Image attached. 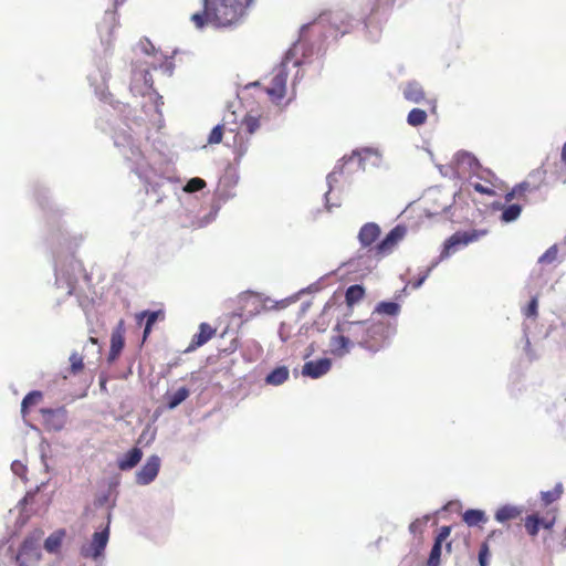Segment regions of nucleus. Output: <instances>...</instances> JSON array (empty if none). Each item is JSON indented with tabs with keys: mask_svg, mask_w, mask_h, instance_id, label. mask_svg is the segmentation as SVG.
<instances>
[{
	"mask_svg": "<svg viewBox=\"0 0 566 566\" xmlns=\"http://www.w3.org/2000/svg\"><path fill=\"white\" fill-rule=\"evenodd\" d=\"M345 17L347 15L344 12H336L328 15L322 14L317 20L301 28L298 41L285 53L282 62L273 69L269 85L265 87V92L273 103L277 104L284 98L286 94L287 76L291 69H296L304 63L303 57H305L306 54L303 53L302 57H298V53L304 49V41L307 33L310 31L321 32L325 23L328 22L331 28L327 31L328 34H325V38L337 36L338 33L343 35L348 32V29L344 25Z\"/></svg>",
	"mask_w": 566,
	"mask_h": 566,
	"instance_id": "1",
	"label": "nucleus"
},
{
	"mask_svg": "<svg viewBox=\"0 0 566 566\" xmlns=\"http://www.w3.org/2000/svg\"><path fill=\"white\" fill-rule=\"evenodd\" d=\"M334 331L337 333H345L349 335L353 345H358L361 348L377 353L395 334L396 327L388 321H346L338 323Z\"/></svg>",
	"mask_w": 566,
	"mask_h": 566,
	"instance_id": "2",
	"label": "nucleus"
},
{
	"mask_svg": "<svg viewBox=\"0 0 566 566\" xmlns=\"http://www.w3.org/2000/svg\"><path fill=\"white\" fill-rule=\"evenodd\" d=\"M114 145L119 149L124 158L130 163L132 170L138 178L153 190L159 188L165 180L160 168L155 167L142 153L133 136L125 129L115 130Z\"/></svg>",
	"mask_w": 566,
	"mask_h": 566,
	"instance_id": "3",
	"label": "nucleus"
},
{
	"mask_svg": "<svg viewBox=\"0 0 566 566\" xmlns=\"http://www.w3.org/2000/svg\"><path fill=\"white\" fill-rule=\"evenodd\" d=\"M253 2L254 0H206L210 24L216 28H230L241 23Z\"/></svg>",
	"mask_w": 566,
	"mask_h": 566,
	"instance_id": "4",
	"label": "nucleus"
},
{
	"mask_svg": "<svg viewBox=\"0 0 566 566\" xmlns=\"http://www.w3.org/2000/svg\"><path fill=\"white\" fill-rule=\"evenodd\" d=\"M129 90L134 96L148 97L154 102L155 112L161 116L160 106L163 105V97L159 96L153 88V77L146 69L134 70Z\"/></svg>",
	"mask_w": 566,
	"mask_h": 566,
	"instance_id": "5",
	"label": "nucleus"
},
{
	"mask_svg": "<svg viewBox=\"0 0 566 566\" xmlns=\"http://www.w3.org/2000/svg\"><path fill=\"white\" fill-rule=\"evenodd\" d=\"M82 273V264L73 256H70L64 262L59 261L55 268V284L57 289L65 290V295H72L75 290V283Z\"/></svg>",
	"mask_w": 566,
	"mask_h": 566,
	"instance_id": "6",
	"label": "nucleus"
},
{
	"mask_svg": "<svg viewBox=\"0 0 566 566\" xmlns=\"http://www.w3.org/2000/svg\"><path fill=\"white\" fill-rule=\"evenodd\" d=\"M234 127L230 126L231 123L227 117H223L222 123L218 124L212 128L208 137V144H219L222 140V136L224 132H229L233 134V147L235 153V159L242 158L249 148L248 142L243 140L242 136L237 133V125L232 123Z\"/></svg>",
	"mask_w": 566,
	"mask_h": 566,
	"instance_id": "7",
	"label": "nucleus"
},
{
	"mask_svg": "<svg viewBox=\"0 0 566 566\" xmlns=\"http://www.w3.org/2000/svg\"><path fill=\"white\" fill-rule=\"evenodd\" d=\"M488 234L485 229H474L471 231H458L453 233L443 245V250L440 253L439 260L448 259L452 252L460 245L465 247L472 242H475Z\"/></svg>",
	"mask_w": 566,
	"mask_h": 566,
	"instance_id": "8",
	"label": "nucleus"
},
{
	"mask_svg": "<svg viewBox=\"0 0 566 566\" xmlns=\"http://www.w3.org/2000/svg\"><path fill=\"white\" fill-rule=\"evenodd\" d=\"M407 234V228L402 224H397L392 228L389 233L375 247L374 250H369L368 252H374L377 259H381L386 255H389L394 252L396 247Z\"/></svg>",
	"mask_w": 566,
	"mask_h": 566,
	"instance_id": "9",
	"label": "nucleus"
},
{
	"mask_svg": "<svg viewBox=\"0 0 566 566\" xmlns=\"http://www.w3.org/2000/svg\"><path fill=\"white\" fill-rule=\"evenodd\" d=\"M40 535L27 537L15 556L17 566H38L41 553L38 548Z\"/></svg>",
	"mask_w": 566,
	"mask_h": 566,
	"instance_id": "10",
	"label": "nucleus"
},
{
	"mask_svg": "<svg viewBox=\"0 0 566 566\" xmlns=\"http://www.w3.org/2000/svg\"><path fill=\"white\" fill-rule=\"evenodd\" d=\"M454 164V172L459 176H465V175H476L478 177L482 178L479 175V170L481 168L479 160L468 151H458L454 155L453 158Z\"/></svg>",
	"mask_w": 566,
	"mask_h": 566,
	"instance_id": "11",
	"label": "nucleus"
},
{
	"mask_svg": "<svg viewBox=\"0 0 566 566\" xmlns=\"http://www.w3.org/2000/svg\"><path fill=\"white\" fill-rule=\"evenodd\" d=\"M161 460L157 454L147 458L143 467L136 472V483L138 485L150 484L158 475Z\"/></svg>",
	"mask_w": 566,
	"mask_h": 566,
	"instance_id": "12",
	"label": "nucleus"
},
{
	"mask_svg": "<svg viewBox=\"0 0 566 566\" xmlns=\"http://www.w3.org/2000/svg\"><path fill=\"white\" fill-rule=\"evenodd\" d=\"M41 413L46 430L61 431L67 422V410L64 407L55 409L43 408Z\"/></svg>",
	"mask_w": 566,
	"mask_h": 566,
	"instance_id": "13",
	"label": "nucleus"
},
{
	"mask_svg": "<svg viewBox=\"0 0 566 566\" xmlns=\"http://www.w3.org/2000/svg\"><path fill=\"white\" fill-rule=\"evenodd\" d=\"M109 537L108 527L101 532H95L88 546L82 548V555L84 557L98 558L102 556Z\"/></svg>",
	"mask_w": 566,
	"mask_h": 566,
	"instance_id": "14",
	"label": "nucleus"
},
{
	"mask_svg": "<svg viewBox=\"0 0 566 566\" xmlns=\"http://www.w3.org/2000/svg\"><path fill=\"white\" fill-rule=\"evenodd\" d=\"M371 157L375 158L373 165L378 166L381 160V154L376 148H364L360 151H353V154L348 158H343V160L344 165L354 164L356 165L357 168L364 169V163Z\"/></svg>",
	"mask_w": 566,
	"mask_h": 566,
	"instance_id": "15",
	"label": "nucleus"
},
{
	"mask_svg": "<svg viewBox=\"0 0 566 566\" xmlns=\"http://www.w3.org/2000/svg\"><path fill=\"white\" fill-rule=\"evenodd\" d=\"M118 25V17L116 10H106L97 30L103 43H109L113 32Z\"/></svg>",
	"mask_w": 566,
	"mask_h": 566,
	"instance_id": "16",
	"label": "nucleus"
},
{
	"mask_svg": "<svg viewBox=\"0 0 566 566\" xmlns=\"http://www.w3.org/2000/svg\"><path fill=\"white\" fill-rule=\"evenodd\" d=\"M332 367V360L329 358H321L317 360H311L304 364L302 374L306 377L316 379L327 374Z\"/></svg>",
	"mask_w": 566,
	"mask_h": 566,
	"instance_id": "17",
	"label": "nucleus"
},
{
	"mask_svg": "<svg viewBox=\"0 0 566 566\" xmlns=\"http://www.w3.org/2000/svg\"><path fill=\"white\" fill-rule=\"evenodd\" d=\"M354 347L349 335L345 333H338L336 336H332L329 340L331 353L336 357H344Z\"/></svg>",
	"mask_w": 566,
	"mask_h": 566,
	"instance_id": "18",
	"label": "nucleus"
},
{
	"mask_svg": "<svg viewBox=\"0 0 566 566\" xmlns=\"http://www.w3.org/2000/svg\"><path fill=\"white\" fill-rule=\"evenodd\" d=\"M380 227L375 222L365 223L358 232V241L363 248L370 247L380 235Z\"/></svg>",
	"mask_w": 566,
	"mask_h": 566,
	"instance_id": "19",
	"label": "nucleus"
},
{
	"mask_svg": "<svg viewBox=\"0 0 566 566\" xmlns=\"http://www.w3.org/2000/svg\"><path fill=\"white\" fill-rule=\"evenodd\" d=\"M216 329H213L209 324L201 323L199 325V332L193 335L191 343L189 344L186 352H192L196 348L205 345L208 340L212 338L214 335Z\"/></svg>",
	"mask_w": 566,
	"mask_h": 566,
	"instance_id": "20",
	"label": "nucleus"
},
{
	"mask_svg": "<svg viewBox=\"0 0 566 566\" xmlns=\"http://www.w3.org/2000/svg\"><path fill=\"white\" fill-rule=\"evenodd\" d=\"M143 458V451L139 448H133L118 459L117 465L122 471H128L135 468Z\"/></svg>",
	"mask_w": 566,
	"mask_h": 566,
	"instance_id": "21",
	"label": "nucleus"
},
{
	"mask_svg": "<svg viewBox=\"0 0 566 566\" xmlns=\"http://www.w3.org/2000/svg\"><path fill=\"white\" fill-rule=\"evenodd\" d=\"M523 507L512 504H506L497 509L494 518L499 523H505L511 520H515L523 513Z\"/></svg>",
	"mask_w": 566,
	"mask_h": 566,
	"instance_id": "22",
	"label": "nucleus"
},
{
	"mask_svg": "<svg viewBox=\"0 0 566 566\" xmlns=\"http://www.w3.org/2000/svg\"><path fill=\"white\" fill-rule=\"evenodd\" d=\"M106 72L98 70L97 74L88 75L91 86L94 87L95 94L101 98H106Z\"/></svg>",
	"mask_w": 566,
	"mask_h": 566,
	"instance_id": "23",
	"label": "nucleus"
},
{
	"mask_svg": "<svg viewBox=\"0 0 566 566\" xmlns=\"http://www.w3.org/2000/svg\"><path fill=\"white\" fill-rule=\"evenodd\" d=\"M290 376V371L287 367L280 366L273 369L268 376L265 377V382L271 386H280L284 384Z\"/></svg>",
	"mask_w": 566,
	"mask_h": 566,
	"instance_id": "24",
	"label": "nucleus"
},
{
	"mask_svg": "<svg viewBox=\"0 0 566 566\" xmlns=\"http://www.w3.org/2000/svg\"><path fill=\"white\" fill-rule=\"evenodd\" d=\"M462 520L468 526L472 527L485 523L488 521V517L484 511L470 509L463 513Z\"/></svg>",
	"mask_w": 566,
	"mask_h": 566,
	"instance_id": "25",
	"label": "nucleus"
},
{
	"mask_svg": "<svg viewBox=\"0 0 566 566\" xmlns=\"http://www.w3.org/2000/svg\"><path fill=\"white\" fill-rule=\"evenodd\" d=\"M406 99L412 103H419L424 97L422 86L417 82H409L403 90Z\"/></svg>",
	"mask_w": 566,
	"mask_h": 566,
	"instance_id": "26",
	"label": "nucleus"
},
{
	"mask_svg": "<svg viewBox=\"0 0 566 566\" xmlns=\"http://www.w3.org/2000/svg\"><path fill=\"white\" fill-rule=\"evenodd\" d=\"M189 390L186 387H180L172 394H167V407L168 409L177 408L181 402H184L189 397Z\"/></svg>",
	"mask_w": 566,
	"mask_h": 566,
	"instance_id": "27",
	"label": "nucleus"
},
{
	"mask_svg": "<svg viewBox=\"0 0 566 566\" xmlns=\"http://www.w3.org/2000/svg\"><path fill=\"white\" fill-rule=\"evenodd\" d=\"M400 312V305L396 302H380L376 305L373 315L397 316Z\"/></svg>",
	"mask_w": 566,
	"mask_h": 566,
	"instance_id": "28",
	"label": "nucleus"
},
{
	"mask_svg": "<svg viewBox=\"0 0 566 566\" xmlns=\"http://www.w3.org/2000/svg\"><path fill=\"white\" fill-rule=\"evenodd\" d=\"M124 322L119 321L118 326L116 329L112 333L111 337V349L113 352H122L124 347Z\"/></svg>",
	"mask_w": 566,
	"mask_h": 566,
	"instance_id": "29",
	"label": "nucleus"
},
{
	"mask_svg": "<svg viewBox=\"0 0 566 566\" xmlns=\"http://www.w3.org/2000/svg\"><path fill=\"white\" fill-rule=\"evenodd\" d=\"M43 398V394L39 390H33V391H30L22 400V403H21V413H22V417L25 418L27 415H28V409L31 407V406H34L36 405L38 402L41 401V399Z\"/></svg>",
	"mask_w": 566,
	"mask_h": 566,
	"instance_id": "30",
	"label": "nucleus"
},
{
	"mask_svg": "<svg viewBox=\"0 0 566 566\" xmlns=\"http://www.w3.org/2000/svg\"><path fill=\"white\" fill-rule=\"evenodd\" d=\"M64 535H65V532L63 530H59V531L54 532L45 539L44 548L49 553L56 552L62 544V539H63Z\"/></svg>",
	"mask_w": 566,
	"mask_h": 566,
	"instance_id": "31",
	"label": "nucleus"
},
{
	"mask_svg": "<svg viewBox=\"0 0 566 566\" xmlns=\"http://www.w3.org/2000/svg\"><path fill=\"white\" fill-rule=\"evenodd\" d=\"M522 212V207L517 203L509 205L507 207H504L502 214H501V221L504 223H510L518 219Z\"/></svg>",
	"mask_w": 566,
	"mask_h": 566,
	"instance_id": "32",
	"label": "nucleus"
},
{
	"mask_svg": "<svg viewBox=\"0 0 566 566\" xmlns=\"http://www.w3.org/2000/svg\"><path fill=\"white\" fill-rule=\"evenodd\" d=\"M344 165H337L335 166L334 170L329 172L326 177V182L328 186V191L325 193V206L329 210L334 205L329 203L328 195L332 191L334 185L338 181L337 175H340L343 172Z\"/></svg>",
	"mask_w": 566,
	"mask_h": 566,
	"instance_id": "33",
	"label": "nucleus"
},
{
	"mask_svg": "<svg viewBox=\"0 0 566 566\" xmlns=\"http://www.w3.org/2000/svg\"><path fill=\"white\" fill-rule=\"evenodd\" d=\"M365 291L360 285H352L346 290V303L352 306L364 297Z\"/></svg>",
	"mask_w": 566,
	"mask_h": 566,
	"instance_id": "34",
	"label": "nucleus"
},
{
	"mask_svg": "<svg viewBox=\"0 0 566 566\" xmlns=\"http://www.w3.org/2000/svg\"><path fill=\"white\" fill-rule=\"evenodd\" d=\"M427 120V113L421 108H412L407 117V123L410 126L417 127L424 124Z\"/></svg>",
	"mask_w": 566,
	"mask_h": 566,
	"instance_id": "35",
	"label": "nucleus"
},
{
	"mask_svg": "<svg viewBox=\"0 0 566 566\" xmlns=\"http://www.w3.org/2000/svg\"><path fill=\"white\" fill-rule=\"evenodd\" d=\"M562 494H563V484L557 483L553 490L541 492V499L545 505H549L553 502L557 501Z\"/></svg>",
	"mask_w": 566,
	"mask_h": 566,
	"instance_id": "36",
	"label": "nucleus"
},
{
	"mask_svg": "<svg viewBox=\"0 0 566 566\" xmlns=\"http://www.w3.org/2000/svg\"><path fill=\"white\" fill-rule=\"evenodd\" d=\"M160 312H157V311H143L138 314H136V321L138 324H142L143 321L146 318V323L145 325H147V327H153V325L156 323L158 316H159Z\"/></svg>",
	"mask_w": 566,
	"mask_h": 566,
	"instance_id": "37",
	"label": "nucleus"
},
{
	"mask_svg": "<svg viewBox=\"0 0 566 566\" xmlns=\"http://www.w3.org/2000/svg\"><path fill=\"white\" fill-rule=\"evenodd\" d=\"M541 525L542 518L536 515H528L525 518V528L531 536L537 535Z\"/></svg>",
	"mask_w": 566,
	"mask_h": 566,
	"instance_id": "38",
	"label": "nucleus"
},
{
	"mask_svg": "<svg viewBox=\"0 0 566 566\" xmlns=\"http://www.w3.org/2000/svg\"><path fill=\"white\" fill-rule=\"evenodd\" d=\"M206 187V181L199 177L191 178L184 186L182 190L187 193L197 192Z\"/></svg>",
	"mask_w": 566,
	"mask_h": 566,
	"instance_id": "39",
	"label": "nucleus"
},
{
	"mask_svg": "<svg viewBox=\"0 0 566 566\" xmlns=\"http://www.w3.org/2000/svg\"><path fill=\"white\" fill-rule=\"evenodd\" d=\"M191 21L195 23L196 28L202 29L206 24H210V19L207 14L206 10V0H203V11L197 12L191 15Z\"/></svg>",
	"mask_w": 566,
	"mask_h": 566,
	"instance_id": "40",
	"label": "nucleus"
},
{
	"mask_svg": "<svg viewBox=\"0 0 566 566\" xmlns=\"http://www.w3.org/2000/svg\"><path fill=\"white\" fill-rule=\"evenodd\" d=\"M557 254H558V247L557 244H553L552 247H549L545 253H543L539 258H538V263L541 264H549V263H553L554 261L557 260Z\"/></svg>",
	"mask_w": 566,
	"mask_h": 566,
	"instance_id": "41",
	"label": "nucleus"
},
{
	"mask_svg": "<svg viewBox=\"0 0 566 566\" xmlns=\"http://www.w3.org/2000/svg\"><path fill=\"white\" fill-rule=\"evenodd\" d=\"M429 520H430V515L427 514V515L413 521L409 526L410 533H412L413 535L421 534L423 532V528L426 527L427 523L429 522Z\"/></svg>",
	"mask_w": 566,
	"mask_h": 566,
	"instance_id": "42",
	"label": "nucleus"
},
{
	"mask_svg": "<svg viewBox=\"0 0 566 566\" xmlns=\"http://www.w3.org/2000/svg\"><path fill=\"white\" fill-rule=\"evenodd\" d=\"M242 124L245 126L249 134H253L260 128V118L251 114H248L243 118Z\"/></svg>",
	"mask_w": 566,
	"mask_h": 566,
	"instance_id": "43",
	"label": "nucleus"
},
{
	"mask_svg": "<svg viewBox=\"0 0 566 566\" xmlns=\"http://www.w3.org/2000/svg\"><path fill=\"white\" fill-rule=\"evenodd\" d=\"M441 547L442 546L439 543L433 544L430 555H429V558H428V563H427L428 566H439L440 556H441Z\"/></svg>",
	"mask_w": 566,
	"mask_h": 566,
	"instance_id": "44",
	"label": "nucleus"
},
{
	"mask_svg": "<svg viewBox=\"0 0 566 566\" xmlns=\"http://www.w3.org/2000/svg\"><path fill=\"white\" fill-rule=\"evenodd\" d=\"M70 363H71V371L73 374H77L78 371H81L83 369V357L78 353L74 352L71 354Z\"/></svg>",
	"mask_w": 566,
	"mask_h": 566,
	"instance_id": "45",
	"label": "nucleus"
},
{
	"mask_svg": "<svg viewBox=\"0 0 566 566\" xmlns=\"http://www.w3.org/2000/svg\"><path fill=\"white\" fill-rule=\"evenodd\" d=\"M538 307V296L535 295L531 298L527 307L524 308V315L526 317H536Z\"/></svg>",
	"mask_w": 566,
	"mask_h": 566,
	"instance_id": "46",
	"label": "nucleus"
},
{
	"mask_svg": "<svg viewBox=\"0 0 566 566\" xmlns=\"http://www.w3.org/2000/svg\"><path fill=\"white\" fill-rule=\"evenodd\" d=\"M441 260H436L432 262V264L427 269V271L419 277L413 283H412V287L413 289H419L423 283L424 281L428 279L430 272L438 265V263L440 262Z\"/></svg>",
	"mask_w": 566,
	"mask_h": 566,
	"instance_id": "47",
	"label": "nucleus"
},
{
	"mask_svg": "<svg viewBox=\"0 0 566 566\" xmlns=\"http://www.w3.org/2000/svg\"><path fill=\"white\" fill-rule=\"evenodd\" d=\"M11 470L15 475L24 479L25 472H27V467L21 461H19V460L13 461L11 464Z\"/></svg>",
	"mask_w": 566,
	"mask_h": 566,
	"instance_id": "48",
	"label": "nucleus"
},
{
	"mask_svg": "<svg viewBox=\"0 0 566 566\" xmlns=\"http://www.w3.org/2000/svg\"><path fill=\"white\" fill-rule=\"evenodd\" d=\"M489 558V546L486 543H483L480 547L479 552V564L480 566H488Z\"/></svg>",
	"mask_w": 566,
	"mask_h": 566,
	"instance_id": "49",
	"label": "nucleus"
},
{
	"mask_svg": "<svg viewBox=\"0 0 566 566\" xmlns=\"http://www.w3.org/2000/svg\"><path fill=\"white\" fill-rule=\"evenodd\" d=\"M450 533H451L450 526H442L439 530V533L434 539V543H439L442 546V543L449 537Z\"/></svg>",
	"mask_w": 566,
	"mask_h": 566,
	"instance_id": "50",
	"label": "nucleus"
},
{
	"mask_svg": "<svg viewBox=\"0 0 566 566\" xmlns=\"http://www.w3.org/2000/svg\"><path fill=\"white\" fill-rule=\"evenodd\" d=\"M217 212H218V209L210 211L208 216H206L202 220H200L198 222L197 227L202 228V227H206L207 224H209L212 220H214Z\"/></svg>",
	"mask_w": 566,
	"mask_h": 566,
	"instance_id": "51",
	"label": "nucleus"
},
{
	"mask_svg": "<svg viewBox=\"0 0 566 566\" xmlns=\"http://www.w3.org/2000/svg\"><path fill=\"white\" fill-rule=\"evenodd\" d=\"M139 48L147 55H149L150 52L154 51V45L149 41H147V40L146 41H140Z\"/></svg>",
	"mask_w": 566,
	"mask_h": 566,
	"instance_id": "52",
	"label": "nucleus"
},
{
	"mask_svg": "<svg viewBox=\"0 0 566 566\" xmlns=\"http://www.w3.org/2000/svg\"><path fill=\"white\" fill-rule=\"evenodd\" d=\"M473 188L475 191L483 193V195H493V190L482 186L481 184H473Z\"/></svg>",
	"mask_w": 566,
	"mask_h": 566,
	"instance_id": "53",
	"label": "nucleus"
},
{
	"mask_svg": "<svg viewBox=\"0 0 566 566\" xmlns=\"http://www.w3.org/2000/svg\"><path fill=\"white\" fill-rule=\"evenodd\" d=\"M318 290H319L318 284L314 283V284L310 285L307 289L301 290L300 293H305V292L313 293V292H317Z\"/></svg>",
	"mask_w": 566,
	"mask_h": 566,
	"instance_id": "54",
	"label": "nucleus"
},
{
	"mask_svg": "<svg viewBox=\"0 0 566 566\" xmlns=\"http://www.w3.org/2000/svg\"><path fill=\"white\" fill-rule=\"evenodd\" d=\"M224 117H227V118H228V120H229L230 123H233V122H234V123H235V125L238 126V123H237V116H235V113H234V112H230L229 114L224 115ZM230 126L234 127V125H233V124H231Z\"/></svg>",
	"mask_w": 566,
	"mask_h": 566,
	"instance_id": "55",
	"label": "nucleus"
},
{
	"mask_svg": "<svg viewBox=\"0 0 566 566\" xmlns=\"http://www.w3.org/2000/svg\"><path fill=\"white\" fill-rule=\"evenodd\" d=\"M516 193H517L516 188H513V190H512V191H510V192H507V193L505 195V201H506V202L512 201V200L514 199V197H515V195H516Z\"/></svg>",
	"mask_w": 566,
	"mask_h": 566,
	"instance_id": "56",
	"label": "nucleus"
},
{
	"mask_svg": "<svg viewBox=\"0 0 566 566\" xmlns=\"http://www.w3.org/2000/svg\"><path fill=\"white\" fill-rule=\"evenodd\" d=\"M90 344L93 346V347H96V353L99 354L101 352V346L98 345V342L96 338L94 337H90Z\"/></svg>",
	"mask_w": 566,
	"mask_h": 566,
	"instance_id": "57",
	"label": "nucleus"
},
{
	"mask_svg": "<svg viewBox=\"0 0 566 566\" xmlns=\"http://www.w3.org/2000/svg\"><path fill=\"white\" fill-rule=\"evenodd\" d=\"M527 186H528V185H527L526 182H522V184L517 185V186L515 187V188H516L517 193H518V192L524 191V190L527 188Z\"/></svg>",
	"mask_w": 566,
	"mask_h": 566,
	"instance_id": "58",
	"label": "nucleus"
},
{
	"mask_svg": "<svg viewBox=\"0 0 566 566\" xmlns=\"http://www.w3.org/2000/svg\"><path fill=\"white\" fill-rule=\"evenodd\" d=\"M119 355V352H113V349L109 350V356H108V359L109 360H114L117 358V356Z\"/></svg>",
	"mask_w": 566,
	"mask_h": 566,
	"instance_id": "59",
	"label": "nucleus"
},
{
	"mask_svg": "<svg viewBox=\"0 0 566 566\" xmlns=\"http://www.w3.org/2000/svg\"><path fill=\"white\" fill-rule=\"evenodd\" d=\"M562 160L563 163L566 165V143L564 144L563 148H562Z\"/></svg>",
	"mask_w": 566,
	"mask_h": 566,
	"instance_id": "60",
	"label": "nucleus"
},
{
	"mask_svg": "<svg viewBox=\"0 0 566 566\" xmlns=\"http://www.w3.org/2000/svg\"><path fill=\"white\" fill-rule=\"evenodd\" d=\"M151 331V327H147V325H145V328H144V339L147 338V336L149 335Z\"/></svg>",
	"mask_w": 566,
	"mask_h": 566,
	"instance_id": "61",
	"label": "nucleus"
},
{
	"mask_svg": "<svg viewBox=\"0 0 566 566\" xmlns=\"http://www.w3.org/2000/svg\"><path fill=\"white\" fill-rule=\"evenodd\" d=\"M300 71L297 70L296 73H295V76H294V80L292 82V85H295V82L300 78Z\"/></svg>",
	"mask_w": 566,
	"mask_h": 566,
	"instance_id": "62",
	"label": "nucleus"
},
{
	"mask_svg": "<svg viewBox=\"0 0 566 566\" xmlns=\"http://www.w3.org/2000/svg\"><path fill=\"white\" fill-rule=\"evenodd\" d=\"M379 38V30L376 29L375 34L373 35L371 40L376 41Z\"/></svg>",
	"mask_w": 566,
	"mask_h": 566,
	"instance_id": "63",
	"label": "nucleus"
},
{
	"mask_svg": "<svg viewBox=\"0 0 566 566\" xmlns=\"http://www.w3.org/2000/svg\"><path fill=\"white\" fill-rule=\"evenodd\" d=\"M531 346V342L528 339V337L526 336V343H525V349L527 350Z\"/></svg>",
	"mask_w": 566,
	"mask_h": 566,
	"instance_id": "64",
	"label": "nucleus"
}]
</instances>
